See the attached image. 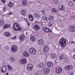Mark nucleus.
Segmentation results:
<instances>
[{"mask_svg":"<svg viewBox=\"0 0 75 75\" xmlns=\"http://www.w3.org/2000/svg\"><path fill=\"white\" fill-rule=\"evenodd\" d=\"M19 62L21 65H24L27 62V59L25 58L22 59L20 60Z\"/></svg>","mask_w":75,"mask_h":75,"instance_id":"39448f33","label":"nucleus"},{"mask_svg":"<svg viewBox=\"0 0 75 75\" xmlns=\"http://www.w3.org/2000/svg\"><path fill=\"white\" fill-rule=\"evenodd\" d=\"M58 0H54L53 1V3H55V4H57V3H58Z\"/></svg>","mask_w":75,"mask_h":75,"instance_id":"a19ab883","label":"nucleus"},{"mask_svg":"<svg viewBox=\"0 0 75 75\" xmlns=\"http://www.w3.org/2000/svg\"><path fill=\"white\" fill-rule=\"evenodd\" d=\"M73 18H75V16H73Z\"/></svg>","mask_w":75,"mask_h":75,"instance_id":"4d7b16f0","label":"nucleus"},{"mask_svg":"<svg viewBox=\"0 0 75 75\" xmlns=\"http://www.w3.org/2000/svg\"><path fill=\"white\" fill-rule=\"evenodd\" d=\"M64 57V54H62L61 56L59 57V59L60 60H62L63 58Z\"/></svg>","mask_w":75,"mask_h":75,"instance_id":"c85d7f7f","label":"nucleus"},{"mask_svg":"<svg viewBox=\"0 0 75 75\" xmlns=\"http://www.w3.org/2000/svg\"><path fill=\"white\" fill-rule=\"evenodd\" d=\"M73 1H74V2H75V0H73Z\"/></svg>","mask_w":75,"mask_h":75,"instance_id":"6e6d98bb","label":"nucleus"},{"mask_svg":"<svg viewBox=\"0 0 75 75\" xmlns=\"http://www.w3.org/2000/svg\"><path fill=\"white\" fill-rule=\"evenodd\" d=\"M22 4L23 6H26L27 4V1L26 0H23L22 1Z\"/></svg>","mask_w":75,"mask_h":75,"instance_id":"412c9836","label":"nucleus"},{"mask_svg":"<svg viewBox=\"0 0 75 75\" xmlns=\"http://www.w3.org/2000/svg\"><path fill=\"white\" fill-rule=\"evenodd\" d=\"M62 69L61 67H57L56 69V72L57 74H59L62 72Z\"/></svg>","mask_w":75,"mask_h":75,"instance_id":"6e6552de","label":"nucleus"},{"mask_svg":"<svg viewBox=\"0 0 75 75\" xmlns=\"http://www.w3.org/2000/svg\"><path fill=\"white\" fill-rule=\"evenodd\" d=\"M43 20H48V18L45 16H43Z\"/></svg>","mask_w":75,"mask_h":75,"instance_id":"c9c22d12","label":"nucleus"},{"mask_svg":"<svg viewBox=\"0 0 75 75\" xmlns=\"http://www.w3.org/2000/svg\"><path fill=\"white\" fill-rule=\"evenodd\" d=\"M69 61V59H68L67 57H65V58L64 59V62L67 63V62H68Z\"/></svg>","mask_w":75,"mask_h":75,"instance_id":"473e14b6","label":"nucleus"},{"mask_svg":"<svg viewBox=\"0 0 75 75\" xmlns=\"http://www.w3.org/2000/svg\"><path fill=\"white\" fill-rule=\"evenodd\" d=\"M18 48L17 47L16 45H13L11 47V51L12 52H15L16 51H17Z\"/></svg>","mask_w":75,"mask_h":75,"instance_id":"423d86ee","label":"nucleus"},{"mask_svg":"<svg viewBox=\"0 0 75 75\" xmlns=\"http://www.w3.org/2000/svg\"><path fill=\"white\" fill-rule=\"evenodd\" d=\"M65 69H66V70H69L68 66H67L65 68Z\"/></svg>","mask_w":75,"mask_h":75,"instance_id":"ea45409f","label":"nucleus"},{"mask_svg":"<svg viewBox=\"0 0 75 75\" xmlns=\"http://www.w3.org/2000/svg\"><path fill=\"white\" fill-rule=\"evenodd\" d=\"M44 66V64L43 63H40L38 64V67L39 68H42Z\"/></svg>","mask_w":75,"mask_h":75,"instance_id":"cd10ccee","label":"nucleus"},{"mask_svg":"<svg viewBox=\"0 0 75 75\" xmlns=\"http://www.w3.org/2000/svg\"><path fill=\"white\" fill-rule=\"evenodd\" d=\"M68 66L69 67V69H71L73 68V66L72 65Z\"/></svg>","mask_w":75,"mask_h":75,"instance_id":"4c0bfd02","label":"nucleus"},{"mask_svg":"<svg viewBox=\"0 0 75 75\" xmlns=\"http://www.w3.org/2000/svg\"><path fill=\"white\" fill-rule=\"evenodd\" d=\"M68 4L69 6L71 7H74V3L71 1H69L68 2Z\"/></svg>","mask_w":75,"mask_h":75,"instance_id":"a211bd4d","label":"nucleus"},{"mask_svg":"<svg viewBox=\"0 0 75 75\" xmlns=\"http://www.w3.org/2000/svg\"><path fill=\"white\" fill-rule=\"evenodd\" d=\"M6 75H8V73H7L6 74Z\"/></svg>","mask_w":75,"mask_h":75,"instance_id":"5fc2aeb1","label":"nucleus"},{"mask_svg":"<svg viewBox=\"0 0 75 75\" xmlns=\"http://www.w3.org/2000/svg\"><path fill=\"white\" fill-rule=\"evenodd\" d=\"M7 67L8 68L9 71H12L13 70V68L9 65H7Z\"/></svg>","mask_w":75,"mask_h":75,"instance_id":"c756f323","label":"nucleus"},{"mask_svg":"<svg viewBox=\"0 0 75 75\" xmlns=\"http://www.w3.org/2000/svg\"><path fill=\"white\" fill-rule=\"evenodd\" d=\"M42 13L43 14H44V13H45V11H42Z\"/></svg>","mask_w":75,"mask_h":75,"instance_id":"de8ad7c7","label":"nucleus"},{"mask_svg":"<svg viewBox=\"0 0 75 75\" xmlns=\"http://www.w3.org/2000/svg\"><path fill=\"white\" fill-rule=\"evenodd\" d=\"M47 65L49 68H51L53 66L52 63L51 62H48L47 63Z\"/></svg>","mask_w":75,"mask_h":75,"instance_id":"4468645a","label":"nucleus"},{"mask_svg":"<svg viewBox=\"0 0 75 75\" xmlns=\"http://www.w3.org/2000/svg\"><path fill=\"white\" fill-rule=\"evenodd\" d=\"M1 1L2 2H3L4 3H5L6 2V1H5V0H1Z\"/></svg>","mask_w":75,"mask_h":75,"instance_id":"c03bdc74","label":"nucleus"},{"mask_svg":"<svg viewBox=\"0 0 75 75\" xmlns=\"http://www.w3.org/2000/svg\"><path fill=\"white\" fill-rule=\"evenodd\" d=\"M13 28L15 31H18L21 30V28L19 27V25L17 23H14V24Z\"/></svg>","mask_w":75,"mask_h":75,"instance_id":"f03ea898","label":"nucleus"},{"mask_svg":"<svg viewBox=\"0 0 75 75\" xmlns=\"http://www.w3.org/2000/svg\"><path fill=\"white\" fill-rule=\"evenodd\" d=\"M21 13L22 16H25L26 14V11L24 10H22L21 11Z\"/></svg>","mask_w":75,"mask_h":75,"instance_id":"4be33fe9","label":"nucleus"},{"mask_svg":"<svg viewBox=\"0 0 75 75\" xmlns=\"http://www.w3.org/2000/svg\"><path fill=\"white\" fill-rule=\"evenodd\" d=\"M69 75H74V73H71Z\"/></svg>","mask_w":75,"mask_h":75,"instance_id":"49530a36","label":"nucleus"},{"mask_svg":"<svg viewBox=\"0 0 75 75\" xmlns=\"http://www.w3.org/2000/svg\"><path fill=\"white\" fill-rule=\"evenodd\" d=\"M34 16L35 17H36V18H39L40 17V15L36 13L34 14Z\"/></svg>","mask_w":75,"mask_h":75,"instance_id":"b1692460","label":"nucleus"},{"mask_svg":"<svg viewBox=\"0 0 75 75\" xmlns=\"http://www.w3.org/2000/svg\"><path fill=\"white\" fill-rule=\"evenodd\" d=\"M4 35L6 37H9L10 35V33L8 32H6L4 33Z\"/></svg>","mask_w":75,"mask_h":75,"instance_id":"a878e982","label":"nucleus"},{"mask_svg":"<svg viewBox=\"0 0 75 75\" xmlns=\"http://www.w3.org/2000/svg\"><path fill=\"white\" fill-rule=\"evenodd\" d=\"M29 20L31 21H33V20H34V18L33 17V15H29Z\"/></svg>","mask_w":75,"mask_h":75,"instance_id":"5701e85b","label":"nucleus"},{"mask_svg":"<svg viewBox=\"0 0 75 75\" xmlns=\"http://www.w3.org/2000/svg\"><path fill=\"white\" fill-rule=\"evenodd\" d=\"M11 14H13V13H9V15H11Z\"/></svg>","mask_w":75,"mask_h":75,"instance_id":"09e8293b","label":"nucleus"},{"mask_svg":"<svg viewBox=\"0 0 75 75\" xmlns=\"http://www.w3.org/2000/svg\"><path fill=\"white\" fill-rule=\"evenodd\" d=\"M48 20H49L50 21H52L54 20V17H53L52 16H50L48 18Z\"/></svg>","mask_w":75,"mask_h":75,"instance_id":"2f4dec72","label":"nucleus"},{"mask_svg":"<svg viewBox=\"0 0 75 75\" xmlns=\"http://www.w3.org/2000/svg\"><path fill=\"white\" fill-rule=\"evenodd\" d=\"M8 47L7 46H6V47H5V49H6V50H7V47Z\"/></svg>","mask_w":75,"mask_h":75,"instance_id":"8fccbe9b","label":"nucleus"},{"mask_svg":"<svg viewBox=\"0 0 75 75\" xmlns=\"http://www.w3.org/2000/svg\"><path fill=\"white\" fill-rule=\"evenodd\" d=\"M59 44L62 47H65L66 46V39L64 38H62L60 40Z\"/></svg>","mask_w":75,"mask_h":75,"instance_id":"f257e3e1","label":"nucleus"},{"mask_svg":"<svg viewBox=\"0 0 75 75\" xmlns=\"http://www.w3.org/2000/svg\"><path fill=\"white\" fill-rule=\"evenodd\" d=\"M10 60L12 62H14V61H15V59L12 57H10Z\"/></svg>","mask_w":75,"mask_h":75,"instance_id":"72a5a7b5","label":"nucleus"},{"mask_svg":"<svg viewBox=\"0 0 75 75\" xmlns=\"http://www.w3.org/2000/svg\"><path fill=\"white\" fill-rule=\"evenodd\" d=\"M25 38V36L24 35H21L20 37V41H23Z\"/></svg>","mask_w":75,"mask_h":75,"instance_id":"f3484780","label":"nucleus"},{"mask_svg":"<svg viewBox=\"0 0 75 75\" xmlns=\"http://www.w3.org/2000/svg\"><path fill=\"white\" fill-rule=\"evenodd\" d=\"M7 67L6 66H4L2 68L1 71L2 72H6L7 71Z\"/></svg>","mask_w":75,"mask_h":75,"instance_id":"9b49d317","label":"nucleus"},{"mask_svg":"<svg viewBox=\"0 0 75 75\" xmlns=\"http://www.w3.org/2000/svg\"><path fill=\"white\" fill-rule=\"evenodd\" d=\"M16 38H17V37L16 36H15L14 37H13V39H16Z\"/></svg>","mask_w":75,"mask_h":75,"instance_id":"a18cd8bd","label":"nucleus"},{"mask_svg":"<svg viewBox=\"0 0 75 75\" xmlns=\"http://www.w3.org/2000/svg\"><path fill=\"white\" fill-rule=\"evenodd\" d=\"M73 51H74V52H75V49H74Z\"/></svg>","mask_w":75,"mask_h":75,"instance_id":"864d4df0","label":"nucleus"},{"mask_svg":"<svg viewBox=\"0 0 75 75\" xmlns=\"http://www.w3.org/2000/svg\"><path fill=\"white\" fill-rule=\"evenodd\" d=\"M43 31L45 32H46L47 33H48L50 32V29L49 28H43Z\"/></svg>","mask_w":75,"mask_h":75,"instance_id":"2eb2a0df","label":"nucleus"},{"mask_svg":"<svg viewBox=\"0 0 75 75\" xmlns=\"http://www.w3.org/2000/svg\"><path fill=\"white\" fill-rule=\"evenodd\" d=\"M44 41L42 39H39L38 41V44L39 45H42L44 44Z\"/></svg>","mask_w":75,"mask_h":75,"instance_id":"9d476101","label":"nucleus"},{"mask_svg":"<svg viewBox=\"0 0 75 75\" xmlns=\"http://www.w3.org/2000/svg\"><path fill=\"white\" fill-rule=\"evenodd\" d=\"M52 23L51 22H50L48 24V27H51L52 26Z\"/></svg>","mask_w":75,"mask_h":75,"instance_id":"e433bc0d","label":"nucleus"},{"mask_svg":"<svg viewBox=\"0 0 75 75\" xmlns=\"http://www.w3.org/2000/svg\"><path fill=\"white\" fill-rule=\"evenodd\" d=\"M59 10H64L65 7L64 6L61 5L59 7Z\"/></svg>","mask_w":75,"mask_h":75,"instance_id":"393cba45","label":"nucleus"},{"mask_svg":"<svg viewBox=\"0 0 75 75\" xmlns=\"http://www.w3.org/2000/svg\"><path fill=\"white\" fill-rule=\"evenodd\" d=\"M50 48L47 45H45L44 47L43 51L45 53H47L49 51Z\"/></svg>","mask_w":75,"mask_h":75,"instance_id":"20e7f679","label":"nucleus"},{"mask_svg":"<svg viewBox=\"0 0 75 75\" xmlns=\"http://www.w3.org/2000/svg\"><path fill=\"white\" fill-rule=\"evenodd\" d=\"M52 11L53 12H57V10L54 8L52 9Z\"/></svg>","mask_w":75,"mask_h":75,"instance_id":"58836bf2","label":"nucleus"},{"mask_svg":"<svg viewBox=\"0 0 75 75\" xmlns=\"http://www.w3.org/2000/svg\"><path fill=\"white\" fill-rule=\"evenodd\" d=\"M23 56H24V57H26L29 56V54L26 51L24 52L23 53Z\"/></svg>","mask_w":75,"mask_h":75,"instance_id":"6ab92c4d","label":"nucleus"},{"mask_svg":"<svg viewBox=\"0 0 75 75\" xmlns=\"http://www.w3.org/2000/svg\"><path fill=\"white\" fill-rule=\"evenodd\" d=\"M69 31L71 32H74L75 31V27L73 26H71L70 27Z\"/></svg>","mask_w":75,"mask_h":75,"instance_id":"f8f14e48","label":"nucleus"},{"mask_svg":"<svg viewBox=\"0 0 75 75\" xmlns=\"http://www.w3.org/2000/svg\"><path fill=\"white\" fill-rule=\"evenodd\" d=\"M70 43L71 44H74V43H75V40H74V41H71V42H70Z\"/></svg>","mask_w":75,"mask_h":75,"instance_id":"79ce46f5","label":"nucleus"},{"mask_svg":"<svg viewBox=\"0 0 75 75\" xmlns=\"http://www.w3.org/2000/svg\"><path fill=\"white\" fill-rule=\"evenodd\" d=\"M11 25H8V24H5L4 25L3 28L4 29H6L7 28H8L10 27Z\"/></svg>","mask_w":75,"mask_h":75,"instance_id":"dca6fc26","label":"nucleus"},{"mask_svg":"<svg viewBox=\"0 0 75 75\" xmlns=\"http://www.w3.org/2000/svg\"><path fill=\"white\" fill-rule=\"evenodd\" d=\"M50 57L51 58L54 59L56 58V54L55 53H52L50 54Z\"/></svg>","mask_w":75,"mask_h":75,"instance_id":"aec40b11","label":"nucleus"},{"mask_svg":"<svg viewBox=\"0 0 75 75\" xmlns=\"http://www.w3.org/2000/svg\"><path fill=\"white\" fill-rule=\"evenodd\" d=\"M26 22L27 23V24H28V25L29 26H30V24L27 21H26Z\"/></svg>","mask_w":75,"mask_h":75,"instance_id":"37998d69","label":"nucleus"},{"mask_svg":"<svg viewBox=\"0 0 75 75\" xmlns=\"http://www.w3.org/2000/svg\"><path fill=\"white\" fill-rule=\"evenodd\" d=\"M4 25V21L1 20L0 21V26H3Z\"/></svg>","mask_w":75,"mask_h":75,"instance_id":"7c9ffc66","label":"nucleus"},{"mask_svg":"<svg viewBox=\"0 0 75 75\" xmlns=\"http://www.w3.org/2000/svg\"><path fill=\"white\" fill-rule=\"evenodd\" d=\"M34 29L36 31H38L40 29V27L38 25H35L34 27Z\"/></svg>","mask_w":75,"mask_h":75,"instance_id":"ddd939ff","label":"nucleus"},{"mask_svg":"<svg viewBox=\"0 0 75 75\" xmlns=\"http://www.w3.org/2000/svg\"><path fill=\"white\" fill-rule=\"evenodd\" d=\"M27 69L29 71H31L33 69V65L31 64H28L27 66Z\"/></svg>","mask_w":75,"mask_h":75,"instance_id":"0eeeda50","label":"nucleus"},{"mask_svg":"<svg viewBox=\"0 0 75 75\" xmlns=\"http://www.w3.org/2000/svg\"><path fill=\"white\" fill-rule=\"evenodd\" d=\"M50 71V69L48 68L45 67L44 69L43 72L45 74H47L49 73Z\"/></svg>","mask_w":75,"mask_h":75,"instance_id":"1a4fd4ad","label":"nucleus"},{"mask_svg":"<svg viewBox=\"0 0 75 75\" xmlns=\"http://www.w3.org/2000/svg\"><path fill=\"white\" fill-rule=\"evenodd\" d=\"M29 52L31 55H34L36 54V50L33 48H31L29 50Z\"/></svg>","mask_w":75,"mask_h":75,"instance_id":"7ed1b4c3","label":"nucleus"},{"mask_svg":"<svg viewBox=\"0 0 75 75\" xmlns=\"http://www.w3.org/2000/svg\"><path fill=\"white\" fill-rule=\"evenodd\" d=\"M8 6L10 7H12L13 6V4L12 3L10 2L9 4H8Z\"/></svg>","mask_w":75,"mask_h":75,"instance_id":"f704fd0d","label":"nucleus"},{"mask_svg":"<svg viewBox=\"0 0 75 75\" xmlns=\"http://www.w3.org/2000/svg\"><path fill=\"white\" fill-rule=\"evenodd\" d=\"M30 39L31 41H34L35 40V38L33 36H30Z\"/></svg>","mask_w":75,"mask_h":75,"instance_id":"bb28decb","label":"nucleus"},{"mask_svg":"<svg viewBox=\"0 0 75 75\" xmlns=\"http://www.w3.org/2000/svg\"><path fill=\"white\" fill-rule=\"evenodd\" d=\"M73 58H74V59H75V54L73 56Z\"/></svg>","mask_w":75,"mask_h":75,"instance_id":"3c124183","label":"nucleus"},{"mask_svg":"<svg viewBox=\"0 0 75 75\" xmlns=\"http://www.w3.org/2000/svg\"><path fill=\"white\" fill-rule=\"evenodd\" d=\"M6 10V8L5 7H4V10Z\"/></svg>","mask_w":75,"mask_h":75,"instance_id":"603ef678","label":"nucleus"},{"mask_svg":"<svg viewBox=\"0 0 75 75\" xmlns=\"http://www.w3.org/2000/svg\"><path fill=\"white\" fill-rule=\"evenodd\" d=\"M25 20H27V19H25Z\"/></svg>","mask_w":75,"mask_h":75,"instance_id":"13d9d810","label":"nucleus"}]
</instances>
